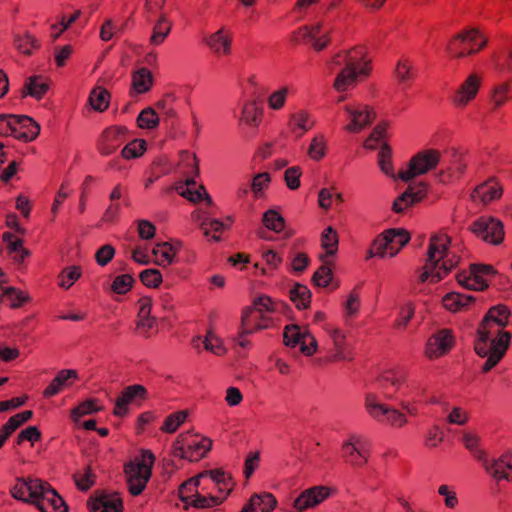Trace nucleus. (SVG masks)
<instances>
[{"mask_svg": "<svg viewBox=\"0 0 512 512\" xmlns=\"http://www.w3.org/2000/svg\"><path fill=\"white\" fill-rule=\"evenodd\" d=\"M327 69L336 74L334 88L343 92L355 86L358 79L367 76L370 68L365 49L358 46L333 54L327 62Z\"/></svg>", "mask_w": 512, "mask_h": 512, "instance_id": "nucleus-1", "label": "nucleus"}, {"mask_svg": "<svg viewBox=\"0 0 512 512\" xmlns=\"http://www.w3.org/2000/svg\"><path fill=\"white\" fill-rule=\"evenodd\" d=\"M450 238L445 233L434 234L430 238V244L427 252V259L423 271L419 276V281L424 283L429 278L432 282H438L449 273L455 266L452 260L447 257V246Z\"/></svg>", "mask_w": 512, "mask_h": 512, "instance_id": "nucleus-2", "label": "nucleus"}, {"mask_svg": "<svg viewBox=\"0 0 512 512\" xmlns=\"http://www.w3.org/2000/svg\"><path fill=\"white\" fill-rule=\"evenodd\" d=\"M333 7L334 4H331L321 19L299 28L294 34L295 41L309 43L315 51L325 49L337 29L335 22L339 16L331 12Z\"/></svg>", "mask_w": 512, "mask_h": 512, "instance_id": "nucleus-3", "label": "nucleus"}, {"mask_svg": "<svg viewBox=\"0 0 512 512\" xmlns=\"http://www.w3.org/2000/svg\"><path fill=\"white\" fill-rule=\"evenodd\" d=\"M181 163L185 167L187 179L185 182H180L175 186L176 192L190 202L206 201L207 205H211V197L206 192L204 186L197 188L195 178L199 175V166L196 155L188 151L181 152Z\"/></svg>", "mask_w": 512, "mask_h": 512, "instance_id": "nucleus-4", "label": "nucleus"}, {"mask_svg": "<svg viewBox=\"0 0 512 512\" xmlns=\"http://www.w3.org/2000/svg\"><path fill=\"white\" fill-rule=\"evenodd\" d=\"M487 43L488 38L480 29L470 27L450 38L446 51L451 57L462 58L480 52Z\"/></svg>", "mask_w": 512, "mask_h": 512, "instance_id": "nucleus-5", "label": "nucleus"}, {"mask_svg": "<svg viewBox=\"0 0 512 512\" xmlns=\"http://www.w3.org/2000/svg\"><path fill=\"white\" fill-rule=\"evenodd\" d=\"M155 456L149 450H142L141 459L129 461L124 466L129 492L137 496L145 489L152 474Z\"/></svg>", "mask_w": 512, "mask_h": 512, "instance_id": "nucleus-6", "label": "nucleus"}, {"mask_svg": "<svg viewBox=\"0 0 512 512\" xmlns=\"http://www.w3.org/2000/svg\"><path fill=\"white\" fill-rule=\"evenodd\" d=\"M410 240L409 233L404 229H387L373 242L368 250L366 259L374 256L384 258L386 255L394 257Z\"/></svg>", "mask_w": 512, "mask_h": 512, "instance_id": "nucleus-7", "label": "nucleus"}, {"mask_svg": "<svg viewBox=\"0 0 512 512\" xmlns=\"http://www.w3.org/2000/svg\"><path fill=\"white\" fill-rule=\"evenodd\" d=\"M440 170L436 177L441 183H450L459 179L467 166L466 155L456 149H447L443 155L440 154Z\"/></svg>", "mask_w": 512, "mask_h": 512, "instance_id": "nucleus-8", "label": "nucleus"}, {"mask_svg": "<svg viewBox=\"0 0 512 512\" xmlns=\"http://www.w3.org/2000/svg\"><path fill=\"white\" fill-rule=\"evenodd\" d=\"M440 152L434 149H427L413 156L405 169L398 171L399 179L409 181L412 178L425 174L439 164Z\"/></svg>", "mask_w": 512, "mask_h": 512, "instance_id": "nucleus-9", "label": "nucleus"}, {"mask_svg": "<svg viewBox=\"0 0 512 512\" xmlns=\"http://www.w3.org/2000/svg\"><path fill=\"white\" fill-rule=\"evenodd\" d=\"M365 408L367 413L377 421H386L398 427L403 426L407 422L404 414L380 403L377 395L374 393H367L365 395Z\"/></svg>", "mask_w": 512, "mask_h": 512, "instance_id": "nucleus-10", "label": "nucleus"}, {"mask_svg": "<svg viewBox=\"0 0 512 512\" xmlns=\"http://www.w3.org/2000/svg\"><path fill=\"white\" fill-rule=\"evenodd\" d=\"M343 113L347 121L346 130L358 133L370 125L375 118L372 108L362 103H349L343 106Z\"/></svg>", "mask_w": 512, "mask_h": 512, "instance_id": "nucleus-11", "label": "nucleus"}, {"mask_svg": "<svg viewBox=\"0 0 512 512\" xmlns=\"http://www.w3.org/2000/svg\"><path fill=\"white\" fill-rule=\"evenodd\" d=\"M494 274L495 270L491 265L472 264L468 273L458 274L457 280L467 289L482 291L489 286L488 277Z\"/></svg>", "mask_w": 512, "mask_h": 512, "instance_id": "nucleus-12", "label": "nucleus"}, {"mask_svg": "<svg viewBox=\"0 0 512 512\" xmlns=\"http://www.w3.org/2000/svg\"><path fill=\"white\" fill-rule=\"evenodd\" d=\"M482 84V76L478 73L469 74L459 85L452 97V103L457 108L467 107L477 96Z\"/></svg>", "mask_w": 512, "mask_h": 512, "instance_id": "nucleus-13", "label": "nucleus"}, {"mask_svg": "<svg viewBox=\"0 0 512 512\" xmlns=\"http://www.w3.org/2000/svg\"><path fill=\"white\" fill-rule=\"evenodd\" d=\"M42 488L32 502L41 512L68 511L64 500L47 482L42 481Z\"/></svg>", "mask_w": 512, "mask_h": 512, "instance_id": "nucleus-14", "label": "nucleus"}, {"mask_svg": "<svg viewBox=\"0 0 512 512\" xmlns=\"http://www.w3.org/2000/svg\"><path fill=\"white\" fill-rule=\"evenodd\" d=\"M147 389L140 384H134L125 387L118 398L115 400L113 414L117 417H124L129 413V405L137 400L147 398Z\"/></svg>", "mask_w": 512, "mask_h": 512, "instance_id": "nucleus-15", "label": "nucleus"}, {"mask_svg": "<svg viewBox=\"0 0 512 512\" xmlns=\"http://www.w3.org/2000/svg\"><path fill=\"white\" fill-rule=\"evenodd\" d=\"M207 48L217 56H228L232 52L233 34L226 28L221 27L203 38Z\"/></svg>", "mask_w": 512, "mask_h": 512, "instance_id": "nucleus-16", "label": "nucleus"}, {"mask_svg": "<svg viewBox=\"0 0 512 512\" xmlns=\"http://www.w3.org/2000/svg\"><path fill=\"white\" fill-rule=\"evenodd\" d=\"M127 139V129L125 127L111 126L102 132L98 141V150L102 155H110Z\"/></svg>", "mask_w": 512, "mask_h": 512, "instance_id": "nucleus-17", "label": "nucleus"}, {"mask_svg": "<svg viewBox=\"0 0 512 512\" xmlns=\"http://www.w3.org/2000/svg\"><path fill=\"white\" fill-rule=\"evenodd\" d=\"M454 344L452 332L448 329H442L433 334L427 341L426 356L429 358H438L446 354Z\"/></svg>", "mask_w": 512, "mask_h": 512, "instance_id": "nucleus-18", "label": "nucleus"}, {"mask_svg": "<svg viewBox=\"0 0 512 512\" xmlns=\"http://www.w3.org/2000/svg\"><path fill=\"white\" fill-rule=\"evenodd\" d=\"M42 480L38 478H17L11 489L13 498L25 503H32L37 491H42Z\"/></svg>", "mask_w": 512, "mask_h": 512, "instance_id": "nucleus-19", "label": "nucleus"}, {"mask_svg": "<svg viewBox=\"0 0 512 512\" xmlns=\"http://www.w3.org/2000/svg\"><path fill=\"white\" fill-rule=\"evenodd\" d=\"M90 512H122L123 503L119 494L99 492L89 502Z\"/></svg>", "mask_w": 512, "mask_h": 512, "instance_id": "nucleus-20", "label": "nucleus"}, {"mask_svg": "<svg viewBox=\"0 0 512 512\" xmlns=\"http://www.w3.org/2000/svg\"><path fill=\"white\" fill-rule=\"evenodd\" d=\"M12 136L23 142H30L37 138L40 132V126L31 117L25 115H15Z\"/></svg>", "mask_w": 512, "mask_h": 512, "instance_id": "nucleus-21", "label": "nucleus"}, {"mask_svg": "<svg viewBox=\"0 0 512 512\" xmlns=\"http://www.w3.org/2000/svg\"><path fill=\"white\" fill-rule=\"evenodd\" d=\"M485 471L495 480H512V455L505 454L497 459L484 460Z\"/></svg>", "mask_w": 512, "mask_h": 512, "instance_id": "nucleus-22", "label": "nucleus"}, {"mask_svg": "<svg viewBox=\"0 0 512 512\" xmlns=\"http://www.w3.org/2000/svg\"><path fill=\"white\" fill-rule=\"evenodd\" d=\"M274 305L275 303L268 296L257 297L253 302V306L247 307L242 313L243 333H253V329L250 328L253 320L252 317L255 314L264 315L265 312L274 311Z\"/></svg>", "mask_w": 512, "mask_h": 512, "instance_id": "nucleus-23", "label": "nucleus"}, {"mask_svg": "<svg viewBox=\"0 0 512 512\" xmlns=\"http://www.w3.org/2000/svg\"><path fill=\"white\" fill-rule=\"evenodd\" d=\"M329 495L324 486H314L302 492L294 501L293 508L297 512H302L321 503Z\"/></svg>", "mask_w": 512, "mask_h": 512, "instance_id": "nucleus-24", "label": "nucleus"}, {"mask_svg": "<svg viewBox=\"0 0 512 512\" xmlns=\"http://www.w3.org/2000/svg\"><path fill=\"white\" fill-rule=\"evenodd\" d=\"M427 191V186L424 183L417 185H410L407 190L402 193L393 203V210L395 213H402L414 203L423 199Z\"/></svg>", "mask_w": 512, "mask_h": 512, "instance_id": "nucleus-25", "label": "nucleus"}, {"mask_svg": "<svg viewBox=\"0 0 512 512\" xmlns=\"http://www.w3.org/2000/svg\"><path fill=\"white\" fill-rule=\"evenodd\" d=\"M511 335L509 332H504L499 335L498 338L494 339L491 343V352L487 355V360L485 361L482 371L488 372L493 367H495L498 362L504 356L509 344H510Z\"/></svg>", "mask_w": 512, "mask_h": 512, "instance_id": "nucleus-26", "label": "nucleus"}, {"mask_svg": "<svg viewBox=\"0 0 512 512\" xmlns=\"http://www.w3.org/2000/svg\"><path fill=\"white\" fill-rule=\"evenodd\" d=\"M314 124V119L307 111L299 110L290 115L288 128L295 138H301Z\"/></svg>", "mask_w": 512, "mask_h": 512, "instance_id": "nucleus-27", "label": "nucleus"}, {"mask_svg": "<svg viewBox=\"0 0 512 512\" xmlns=\"http://www.w3.org/2000/svg\"><path fill=\"white\" fill-rule=\"evenodd\" d=\"M502 195V187L495 180H489L477 186L471 194L474 203L487 204Z\"/></svg>", "mask_w": 512, "mask_h": 512, "instance_id": "nucleus-28", "label": "nucleus"}, {"mask_svg": "<svg viewBox=\"0 0 512 512\" xmlns=\"http://www.w3.org/2000/svg\"><path fill=\"white\" fill-rule=\"evenodd\" d=\"M342 449L346 455L357 453V456L362 459V461L352 460V465L363 466L367 462L368 442L361 437L352 435L348 441L344 442Z\"/></svg>", "mask_w": 512, "mask_h": 512, "instance_id": "nucleus-29", "label": "nucleus"}, {"mask_svg": "<svg viewBox=\"0 0 512 512\" xmlns=\"http://www.w3.org/2000/svg\"><path fill=\"white\" fill-rule=\"evenodd\" d=\"M2 238L7 245L8 253L16 263L21 264L30 256V251L23 247V240L19 236L11 232H5Z\"/></svg>", "mask_w": 512, "mask_h": 512, "instance_id": "nucleus-30", "label": "nucleus"}, {"mask_svg": "<svg viewBox=\"0 0 512 512\" xmlns=\"http://www.w3.org/2000/svg\"><path fill=\"white\" fill-rule=\"evenodd\" d=\"M78 378V374L76 370L72 369H63L57 373L55 378L51 381V383L44 390L43 395L46 398L53 397L60 393L62 389L68 386L70 380H74Z\"/></svg>", "mask_w": 512, "mask_h": 512, "instance_id": "nucleus-31", "label": "nucleus"}, {"mask_svg": "<svg viewBox=\"0 0 512 512\" xmlns=\"http://www.w3.org/2000/svg\"><path fill=\"white\" fill-rule=\"evenodd\" d=\"M153 75L149 69L141 67L132 73L131 94H144L150 91L153 85Z\"/></svg>", "mask_w": 512, "mask_h": 512, "instance_id": "nucleus-32", "label": "nucleus"}, {"mask_svg": "<svg viewBox=\"0 0 512 512\" xmlns=\"http://www.w3.org/2000/svg\"><path fill=\"white\" fill-rule=\"evenodd\" d=\"M344 202V196L335 186L323 187L318 192V205L323 210L338 208Z\"/></svg>", "mask_w": 512, "mask_h": 512, "instance_id": "nucleus-33", "label": "nucleus"}, {"mask_svg": "<svg viewBox=\"0 0 512 512\" xmlns=\"http://www.w3.org/2000/svg\"><path fill=\"white\" fill-rule=\"evenodd\" d=\"M256 235L267 241H283L293 234L289 226H260Z\"/></svg>", "mask_w": 512, "mask_h": 512, "instance_id": "nucleus-34", "label": "nucleus"}, {"mask_svg": "<svg viewBox=\"0 0 512 512\" xmlns=\"http://www.w3.org/2000/svg\"><path fill=\"white\" fill-rule=\"evenodd\" d=\"M472 232L480 239L494 245L504 239L503 226H472Z\"/></svg>", "mask_w": 512, "mask_h": 512, "instance_id": "nucleus-35", "label": "nucleus"}, {"mask_svg": "<svg viewBox=\"0 0 512 512\" xmlns=\"http://www.w3.org/2000/svg\"><path fill=\"white\" fill-rule=\"evenodd\" d=\"M157 16L158 19L153 26L152 35L150 37V44L154 46L162 44L172 28V24L166 14H159Z\"/></svg>", "mask_w": 512, "mask_h": 512, "instance_id": "nucleus-36", "label": "nucleus"}, {"mask_svg": "<svg viewBox=\"0 0 512 512\" xmlns=\"http://www.w3.org/2000/svg\"><path fill=\"white\" fill-rule=\"evenodd\" d=\"M319 259L322 261V265L313 274L312 281L318 287H327L333 278V262L323 255H320Z\"/></svg>", "mask_w": 512, "mask_h": 512, "instance_id": "nucleus-37", "label": "nucleus"}, {"mask_svg": "<svg viewBox=\"0 0 512 512\" xmlns=\"http://www.w3.org/2000/svg\"><path fill=\"white\" fill-rule=\"evenodd\" d=\"M290 300L295 306L302 310L310 306L311 292L306 285L296 283L289 291Z\"/></svg>", "mask_w": 512, "mask_h": 512, "instance_id": "nucleus-38", "label": "nucleus"}, {"mask_svg": "<svg viewBox=\"0 0 512 512\" xmlns=\"http://www.w3.org/2000/svg\"><path fill=\"white\" fill-rule=\"evenodd\" d=\"M512 96V89L509 82H502L494 85L490 91L489 99L493 104V109H498L504 105Z\"/></svg>", "mask_w": 512, "mask_h": 512, "instance_id": "nucleus-39", "label": "nucleus"}, {"mask_svg": "<svg viewBox=\"0 0 512 512\" xmlns=\"http://www.w3.org/2000/svg\"><path fill=\"white\" fill-rule=\"evenodd\" d=\"M339 236L333 226H327L321 234V246L326 251L325 257L334 256L338 251Z\"/></svg>", "mask_w": 512, "mask_h": 512, "instance_id": "nucleus-40", "label": "nucleus"}, {"mask_svg": "<svg viewBox=\"0 0 512 512\" xmlns=\"http://www.w3.org/2000/svg\"><path fill=\"white\" fill-rule=\"evenodd\" d=\"M443 305L446 309L457 312L474 301V297L457 292H451L443 297Z\"/></svg>", "mask_w": 512, "mask_h": 512, "instance_id": "nucleus-41", "label": "nucleus"}, {"mask_svg": "<svg viewBox=\"0 0 512 512\" xmlns=\"http://www.w3.org/2000/svg\"><path fill=\"white\" fill-rule=\"evenodd\" d=\"M212 441L208 438H202L200 441L188 443L185 459L189 461H198L203 458L211 449Z\"/></svg>", "mask_w": 512, "mask_h": 512, "instance_id": "nucleus-42", "label": "nucleus"}, {"mask_svg": "<svg viewBox=\"0 0 512 512\" xmlns=\"http://www.w3.org/2000/svg\"><path fill=\"white\" fill-rule=\"evenodd\" d=\"M262 118V109L255 101H248L243 105L240 121L248 126L256 127Z\"/></svg>", "mask_w": 512, "mask_h": 512, "instance_id": "nucleus-43", "label": "nucleus"}, {"mask_svg": "<svg viewBox=\"0 0 512 512\" xmlns=\"http://www.w3.org/2000/svg\"><path fill=\"white\" fill-rule=\"evenodd\" d=\"M308 335L309 331H302L300 326L297 324L287 325L285 326L283 333L284 344L288 347H296L299 344L301 346L302 342L307 339Z\"/></svg>", "mask_w": 512, "mask_h": 512, "instance_id": "nucleus-44", "label": "nucleus"}, {"mask_svg": "<svg viewBox=\"0 0 512 512\" xmlns=\"http://www.w3.org/2000/svg\"><path fill=\"white\" fill-rule=\"evenodd\" d=\"M510 310L507 306L499 304L491 307L484 316L485 325L495 323L498 327H505L508 324Z\"/></svg>", "mask_w": 512, "mask_h": 512, "instance_id": "nucleus-45", "label": "nucleus"}, {"mask_svg": "<svg viewBox=\"0 0 512 512\" xmlns=\"http://www.w3.org/2000/svg\"><path fill=\"white\" fill-rule=\"evenodd\" d=\"M49 85L42 76H32L27 79L24 89L27 95L41 99L47 92Z\"/></svg>", "mask_w": 512, "mask_h": 512, "instance_id": "nucleus-46", "label": "nucleus"}, {"mask_svg": "<svg viewBox=\"0 0 512 512\" xmlns=\"http://www.w3.org/2000/svg\"><path fill=\"white\" fill-rule=\"evenodd\" d=\"M152 254L156 257L155 263L159 266L166 267L174 260L175 251L168 242L158 243L152 250Z\"/></svg>", "mask_w": 512, "mask_h": 512, "instance_id": "nucleus-47", "label": "nucleus"}, {"mask_svg": "<svg viewBox=\"0 0 512 512\" xmlns=\"http://www.w3.org/2000/svg\"><path fill=\"white\" fill-rule=\"evenodd\" d=\"M406 373L402 370L385 371L378 379L380 387L387 389L388 386L394 387L396 390L406 381Z\"/></svg>", "mask_w": 512, "mask_h": 512, "instance_id": "nucleus-48", "label": "nucleus"}, {"mask_svg": "<svg viewBox=\"0 0 512 512\" xmlns=\"http://www.w3.org/2000/svg\"><path fill=\"white\" fill-rule=\"evenodd\" d=\"M14 47L22 54L31 55L39 47V44L31 34L25 33L15 35Z\"/></svg>", "mask_w": 512, "mask_h": 512, "instance_id": "nucleus-49", "label": "nucleus"}, {"mask_svg": "<svg viewBox=\"0 0 512 512\" xmlns=\"http://www.w3.org/2000/svg\"><path fill=\"white\" fill-rule=\"evenodd\" d=\"M109 100V92L102 87L94 88L89 96V102L92 108L99 112H103L108 108Z\"/></svg>", "mask_w": 512, "mask_h": 512, "instance_id": "nucleus-50", "label": "nucleus"}, {"mask_svg": "<svg viewBox=\"0 0 512 512\" xmlns=\"http://www.w3.org/2000/svg\"><path fill=\"white\" fill-rule=\"evenodd\" d=\"M290 91L289 86H281L273 91L267 99L268 107L275 111L283 109Z\"/></svg>", "mask_w": 512, "mask_h": 512, "instance_id": "nucleus-51", "label": "nucleus"}, {"mask_svg": "<svg viewBox=\"0 0 512 512\" xmlns=\"http://www.w3.org/2000/svg\"><path fill=\"white\" fill-rule=\"evenodd\" d=\"M71 193V189L67 184L63 183L56 193L50 208V220L54 221L55 218L62 212L63 204Z\"/></svg>", "mask_w": 512, "mask_h": 512, "instance_id": "nucleus-52", "label": "nucleus"}, {"mask_svg": "<svg viewBox=\"0 0 512 512\" xmlns=\"http://www.w3.org/2000/svg\"><path fill=\"white\" fill-rule=\"evenodd\" d=\"M378 164L381 171L393 178L399 179L398 172L396 173L391 164V150L388 145H384L378 153Z\"/></svg>", "mask_w": 512, "mask_h": 512, "instance_id": "nucleus-53", "label": "nucleus"}, {"mask_svg": "<svg viewBox=\"0 0 512 512\" xmlns=\"http://www.w3.org/2000/svg\"><path fill=\"white\" fill-rule=\"evenodd\" d=\"M386 133V126L384 124L377 125L370 136L365 140L364 147L367 149H377L382 148L384 145H387L384 141Z\"/></svg>", "mask_w": 512, "mask_h": 512, "instance_id": "nucleus-54", "label": "nucleus"}, {"mask_svg": "<svg viewBox=\"0 0 512 512\" xmlns=\"http://www.w3.org/2000/svg\"><path fill=\"white\" fill-rule=\"evenodd\" d=\"M495 67L500 72L512 73V48L506 47L493 57Z\"/></svg>", "mask_w": 512, "mask_h": 512, "instance_id": "nucleus-55", "label": "nucleus"}, {"mask_svg": "<svg viewBox=\"0 0 512 512\" xmlns=\"http://www.w3.org/2000/svg\"><path fill=\"white\" fill-rule=\"evenodd\" d=\"M395 74L401 84H408L414 77L413 66L410 60L401 58L397 63Z\"/></svg>", "mask_w": 512, "mask_h": 512, "instance_id": "nucleus-56", "label": "nucleus"}, {"mask_svg": "<svg viewBox=\"0 0 512 512\" xmlns=\"http://www.w3.org/2000/svg\"><path fill=\"white\" fill-rule=\"evenodd\" d=\"M222 501L223 498H220L219 496H203L199 493H196L195 495H191L188 502L185 503L196 508H210L221 504Z\"/></svg>", "mask_w": 512, "mask_h": 512, "instance_id": "nucleus-57", "label": "nucleus"}, {"mask_svg": "<svg viewBox=\"0 0 512 512\" xmlns=\"http://www.w3.org/2000/svg\"><path fill=\"white\" fill-rule=\"evenodd\" d=\"M307 153L312 160H321L326 154L325 137L323 135L315 136L308 147Z\"/></svg>", "mask_w": 512, "mask_h": 512, "instance_id": "nucleus-58", "label": "nucleus"}, {"mask_svg": "<svg viewBox=\"0 0 512 512\" xmlns=\"http://www.w3.org/2000/svg\"><path fill=\"white\" fill-rule=\"evenodd\" d=\"M81 276V270L78 266L67 267L62 270L59 275V286L64 289H69L73 283Z\"/></svg>", "mask_w": 512, "mask_h": 512, "instance_id": "nucleus-59", "label": "nucleus"}, {"mask_svg": "<svg viewBox=\"0 0 512 512\" xmlns=\"http://www.w3.org/2000/svg\"><path fill=\"white\" fill-rule=\"evenodd\" d=\"M146 149V142L141 139H135L129 142L122 150V156L125 159L137 158L143 154Z\"/></svg>", "mask_w": 512, "mask_h": 512, "instance_id": "nucleus-60", "label": "nucleus"}, {"mask_svg": "<svg viewBox=\"0 0 512 512\" xmlns=\"http://www.w3.org/2000/svg\"><path fill=\"white\" fill-rule=\"evenodd\" d=\"M137 122L141 128L153 129L158 125L159 117L152 108H146L139 114Z\"/></svg>", "mask_w": 512, "mask_h": 512, "instance_id": "nucleus-61", "label": "nucleus"}, {"mask_svg": "<svg viewBox=\"0 0 512 512\" xmlns=\"http://www.w3.org/2000/svg\"><path fill=\"white\" fill-rule=\"evenodd\" d=\"M187 417L186 411H179L173 414H170L164 421L162 426V430L167 433H173L177 430V428L185 421Z\"/></svg>", "mask_w": 512, "mask_h": 512, "instance_id": "nucleus-62", "label": "nucleus"}, {"mask_svg": "<svg viewBox=\"0 0 512 512\" xmlns=\"http://www.w3.org/2000/svg\"><path fill=\"white\" fill-rule=\"evenodd\" d=\"M3 296L7 297L11 302L10 306L12 308H18L23 303L28 301L29 297L24 295L20 290H17L14 287H6L2 289Z\"/></svg>", "mask_w": 512, "mask_h": 512, "instance_id": "nucleus-63", "label": "nucleus"}, {"mask_svg": "<svg viewBox=\"0 0 512 512\" xmlns=\"http://www.w3.org/2000/svg\"><path fill=\"white\" fill-rule=\"evenodd\" d=\"M140 280L147 287H157L162 282V275L157 269H145L140 273Z\"/></svg>", "mask_w": 512, "mask_h": 512, "instance_id": "nucleus-64", "label": "nucleus"}]
</instances>
